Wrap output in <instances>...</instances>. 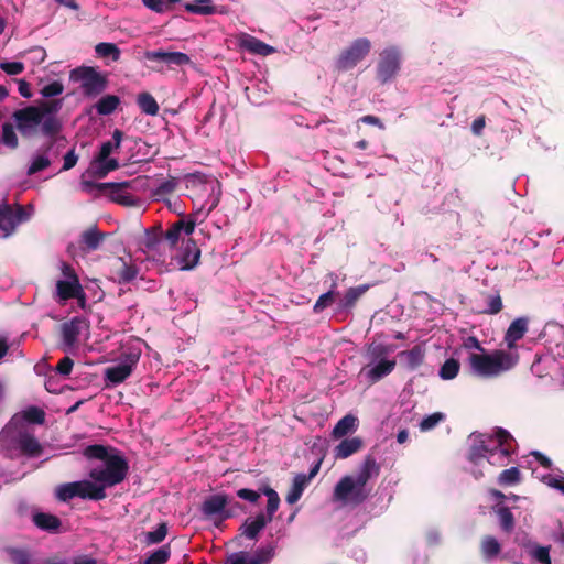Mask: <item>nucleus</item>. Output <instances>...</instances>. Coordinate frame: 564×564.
<instances>
[{"label": "nucleus", "mask_w": 564, "mask_h": 564, "mask_svg": "<svg viewBox=\"0 0 564 564\" xmlns=\"http://www.w3.org/2000/svg\"><path fill=\"white\" fill-rule=\"evenodd\" d=\"M74 482L77 491V497L79 498L101 500L106 497L104 488L100 487L97 482H91L89 480H79Z\"/></svg>", "instance_id": "nucleus-27"}, {"label": "nucleus", "mask_w": 564, "mask_h": 564, "mask_svg": "<svg viewBox=\"0 0 564 564\" xmlns=\"http://www.w3.org/2000/svg\"><path fill=\"white\" fill-rule=\"evenodd\" d=\"M44 422V412L30 408L22 414H15L0 432V454L8 457H39L42 446L35 438L31 423Z\"/></svg>", "instance_id": "nucleus-1"}, {"label": "nucleus", "mask_w": 564, "mask_h": 564, "mask_svg": "<svg viewBox=\"0 0 564 564\" xmlns=\"http://www.w3.org/2000/svg\"><path fill=\"white\" fill-rule=\"evenodd\" d=\"M129 182L109 183L106 193L109 195L111 200L122 206H138L140 200L129 192Z\"/></svg>", "instance_id": "nucleus-20"}, {"label": "nucleus", "mask_w": 564, "mask_h": 564, "mask_svg": "<svg viewBox=\"0 0 564 564\" xmlns=\"http://www.w3.org/2000/svg\"><path fill=\"white\" fill-rule=\"evenodd\" d=\"M445 420V414L442 412H434L423 417L419 424L422 432L433 430L436 425Z\"/></svg>", "instance_id": "nucleus-50"}, {"label": "nucleus", "mask_w": 564, "mask_h": 564, "mask_svg": "<svg viewBox=\"0 0 564 564\" xmlns=\"http://www.w3.org/2000/svg\"><path fill=\"white\" fill-rule=\"evenodd\" d=\"M517 357L505 352L494 355L471 354L469 365L473 373L479 377H496L510 370L517 364Z\"/></svg>", "instance_id": "nucleus-7"}, {"label": "nucleus", "mask_w": 564, "mask_h": 564, "mask_svg": "<svg viewBox=\"0 0 564 564\" xmlns=\"http://www.w3.org/2000/svg\"><path fill=\"white\" fill-rule=\"evenodd\" d=\"M96 54L100 57H111L112 61L120 58V50L113 43H99L95 47Z\"/></svg>", "instance_id": "nucleus-46"}, {"label": "nucleus", "mask_w": 564, "mask_h": 564, "mask_svg": "<svg viewBox=\"0 0 564 564\" xmlns=\"http://www.w3.org/2000/svg\"><path fill=\"white\" fill-rule=\"evenodd\" d=\"M362 447V440L358 436L346 437L334 448L336 459H345L359 452Z\"/></svg>", "instance_id": "nucleus-28"}, {"label": "nucleus", "mask_w": 564, "mask_h": 564, "mask_svg": "<svg viewBox=\"0 0 564 564\" xmlns=\"http://www.w3.org/2000/svg\"><path fill=\"white\" fill-rule=\"evenodd\" d=\"M397 349L393 344L372 341L367 346L365 358L367 365L360 370L371 383L378 382L390 375L395 368V360L389 356Z\"/></svg>", "instance_id": "nucleus-6"}, {"label": "nucleus", "mask_w": 564, "mask_h": 564, "mask_svg": "<svg viewBox=\"0 0 564 564\" xmlns=\"http://www.w3.org/2000/svg\"><path fill=\"white\" fill-rule=\"evenodd\" d=\"M227 564H249L248 553H246V552L234 553L228 558Z\"/></svg>", "instance_id": "nucleus-64"}, {"label": "nucleus", "mask_w": 564, "mask_h": 564, "mask_svg": "<svg viewBox=\"0 0 564 564\" xmlns=\"http://www.w3.org/2000/svg\"><path fill=\"white\" fill-rule=\"evenodd\" d=\"M380 471V467L373 457H367L360 465L356 475H351L352 479L364 487H369L368 481L377 478Z\"/></svg>", "instance_id": "nucleus-23"}, {"label": "nucleus", "mask_w": 564, "mask_h": 564, "mask_svg": "<svg viewBox=\"0 0 564 564\" xmlns=\"http://www.w3.org/2000/svg\"><path fill=\"white\" fill-rule=\"evenodd\" d=\"M119 104L120 99L118 96L106 95L95 104V109L100 116H109L118 108Z\"/></svg>", "instance_id": "nucleus-38"}, {"label": "nucleus", "mask_w": 564, "mask_h": 564, "mask_svg": "<svg viewBox=\"0 0 564 564\" xmlns=\"http://www.w3.org/2000/svg\"><path fill=\"white\" fill-rule=\"evenodd\" d=\"M0 68L8 75H19L24 70V65L21 62H2Z\"/></svg>", "instance_id": "nucleus-59"}, {"label": "nucleus", "mask_w": 564, "mask_h": 564, "mask_svg": "<svg viewBox=\"0 0 564 564\" xmlns=\"http://www.w3.org/2000/svg\"><path fill=\"white\" fill-rule=\"evenodd\" d=\"M171 555L169 545H163L152 552L143 562V564H164Z\"/></svg>", "instance_id": "nucleus-48"}, {"label": "nucleus", "mask_w": 564, "mask_h": 564, "mask_svg": "<svg viewBox=\"0 0 564 564\" xmlns=\"http://www.w3.org/2000/svg\"><path fill=\"white\" fill-rule=\"evenodd\" d=\"M275 555V545L268 544L265 546H261L256 550V552L250 555L248 554L249 564H263L270 562Z\"/></svg>", "instance_id": "nucleus-40"}, {"label": "nucleus", "mask_w": 564, "mask_h": 564, "mask_svg": "<svg viewBox=\"0 0 564 564\" xmlns=\"http://www.w3.org/2000/svg\"><path fill=\"white\" fill-rule=\"evenodd\" d=\"M528 330V319L525 317L516 318L507 329L505 340L509 348L521 339Z\"/></svg>", "instance_id": "nucleus-29"}, {"label": "nucleus", "mask_w": 564, "mask_h": 564, "mask_svg": "<svg viewBox=\"0 0 564 564\" xmlns=\"http://www.w3.org/2000/svg\"><path fill=\"white\" fill-rule=\"evenodd\" d=\"M64 91V85L59 80H53L42 86L40 93L44 98L59 96Z\"/></svg>", "instance_id": "nucleus-55"}, {"label": "nucleus", "mask_w": 564, "mask_h": 564, "mask_svg": "<svg viewBox=\"0 0 564 564\" xmlns=\"http://www.w3.org/2000/svg\"><path fill=\"white\" fill-rule=\"evenodd\" d=\"M239 45L242 50L260 56H268L275 52L273 46L262 42L256 36L246 33L239 37Z\"/></svg>", "instance_id": "nucleus-22"}, {"label": "nucleus", "mask_w": 564, "mask_h": 564, "mask_svg": "<svg viewBox=\"0 0 564 564\" xmlns=\"http://www.w3.org/2000/svg\"><path fill=\"white\" fill-rule=\"evenodd\" d=\"M336 294L337 292L333 290H328L327 292L323 293L315 302L313 311L315 313H321L322 311H324L334 302V297Z\"/></svg>", "instance_id": "nucleus-56"}, {"label": "nucleus", "mask_w": 564, "mask_h": 564, "mask_svg": "<svg viewBox=\"0 0 564 564\" xmlns=\"http://www.w3.org/2000/svg\"><path fill=\"white\" fill-rule=\"evenodd\" d=\"M145 343L140 338H130L121 346L119 357L113 365L105 369V380L110 386H117L128 379L135 369Z\"/></svg>", "instance_id": "nucleus-5"}, {"label": "nucleus", "mask_w": 564, "mask_h": 564, "mask_svg": "<svg viewBox=\"0 0 564 564\" xmlns=\"http://www.w3.org/2000/svg\"><path fill=\"white\" fill-rule=\"evenodd\" d=\"M264 495L268 497L267 513H264V517H269L271 522L279 508L280 498L278 492L272 488H265Z\"/></svg>", "instance_id": "nucleus-49"}, {"label": "nucleus", "mask_w": 564, "mask_h": 564, "mask_svg": "<svg viewBox=\"0 0 564 564\" xmlns=\"http://www.w3.org/2000/svg\"><path fill=\"white\" fill-rule=\"evenodd\" d=\"M137 104L141 111L149 116L158 115L160 109L156 100L149 93H141L137 98Z\"/></svg>", "instance_id": "nucleus-42"}, {"label": "nucleus", "mask_w": 564, "mask_h": 564, "mask_svg": "<svg viewBox=\"0 0 564 564\" xmlns=\"http://www.w3.org/2000/svg\"><path fill=\"white\" fill-rule=\"evenodd\" d=\"M218 196L219 192L215 197H213L207 209L200 208L196 210L187 221L180 220L173 224L172 227L164 234L163 241H166L170 247H175L183 235L189 238V236L194 232L196 223L204 221L210 212L218 205Z\"/></svg>", "instance_id": "nucleus-9"}, {"label": "nucleus", "mask_w": 564, "mask_h": 564, "mask_svg": "<svg viewBox=\"0 0 564 564\" xmlns=\"http://www.w3.org/2000/svg\"><path fill=\"white\" fill-rule=\"evenodd\" d=\"M78 161V155L75 153V150L72 149L64 155V164L62 171H68L73 169Z\"/></svg>", "instance_id": "nucleus-63"}, {"label": "nucleus", "mask_w": 564, "mask_h": 564, "mask_svg": "<svg viewBox=\"0 0 564 564\" xmlns=\"http://www.w3.org/2000/svg\"><path fill=\"white\" fill-rule=\"evenodd\" d=\"M64 279L56 283V296L58 302H65L69 299H77L80 305H85V294L79 280L73 268L66 263L61 267Z\"/></svg>", "instance_id": "nucleus-14"}, {"label": "nucleus", "mask_w": 564, "mask_h": 564, "mask_svg": "<svg viewBox=\"0 0 564 564\" xmlns=\"http://www.w3.org/2000/svg\"><path fill=\"white\" fill-rule=\"evenodd\" d=\"M2 142L10 149H15L18 147L17 133L13 126L9 122L3 123L2 126Z\"/></svg>", "instance_id": "nucleus-53"}, {"label": "nucleus", "mask_w": 564, "mask_h": 564, "mask_svg": "<svg viewBox=\"0 0 564 564\" xmlns=\"http://www.w3.org/2000/svg\"><path fill=\"white\" fill-rule=\"evenodd\" d=\"M69 79L78 83L82 94L94 99L107 89V75L90 66H79L70 70Z\"/></svg>", "instance_id": "nucleus-8"}, {"label": "nucleus", "mask_w": 564, "mask_h": 564, "mask_svg": "<svg viewBox=\"0 0 564 564\" xmlns=\"http://www.w3.org/2000/svg\"><path fill=\"white\" fill-rule=\"evenodd\" d=\"M502 308V300L499 294H494L488 297L487 307L484 310L488 314H497Z\"/></svg>", "instance_id": "nucleus-58"}, {"label": "nucleus", "mask_w": 564, "mask_h": 564, "mask_svg": "<svg viewBox=\"0 0 564 564\" xmlns=\"http://www.w3.org/2000/svg\"><path fill=\"white\" fill-rule=\"evenodd\" d=\"M321 464L322 460H318L311 467L307 474L300 473L294 476L290 490L285 497V501L289 505H294L301 499L304 490L308 487L312 479L318 474Z\"/></svg>", "instance_id": "nucleus-16"}, {"label": "nucleus", "mask_w": 564, "mask_h": 564, "mask_svg": "<svg viewBox=\"0 0 564 564\" xmlns=\"http://www.w3.org/2000/svg\"><path fill=\"white\" fill-rule=\"evenodd\" d=\"M398 356L408 369L415 370L423 364L425 350L416 345L410 350L399 352Z\"/></svg>", "instance_id": "nucleus-32"}, {"label": "nucleus", "mask_w": 564, "mask_h": 564, "mask_svg": "<svg viewBox=\"0 0 564 564\" xmlns=\"http://www.w3.org/2000/svg\"><path fill=\"white\" fill-rule=\"evenodd\" d=\"M369 285L362 284L349 288L343 297L338 301L336 311L338 313H348L356 305L357 301L368 291Z\"/></svg>", "instance_id": "nucleus-25"}, {"label": "nucleus", "mask_w": 564, "mask_h": 564, "mask_svg": "<svg viewBox=\"0 0 564 564\" xmlns=\"http://www.w3.org/2000/svg\"><path fill=\"white\" fill-rule=\"evenodd\" d=\"M402 51L395 45L384 47L379 54L377 78L381 84L392 82L401 69Z\"/></svg>", "instance_id": "nucleus-13"}, {"label": "nucleus", "mask_w": 564, "mask_h": 564, "mask_svg": "<svg viewBox=\"0 0 564 564\" xmlns=\"http://www.w3.org/2000/svg\"><path fill=\"white\" fill-rule=\"evenodd\" d=\"M122 139L123 133L119 129H116L112 132V139L101 143L100 150L96 156H99V160L110 158L112 152L120 149Z\"/></svg>", "instance_id": "nucleus-36"}, {"label": "nucleus", "mask_w": 564, "mask_h": 564, "mask_svg": "<svg viewBox=\"0 0 564 564\" xmlns=\"http://www.w3.org/2000/svg\"><path fill=\"white\" fill-rule=\"evenodd\" d=\"M164 243L163 236L156 231H145L144 238L141 241V249L148 253L149 257H154L156 253L161 254V247Z\"/></svg>", "instance_id": "nucleus-30"}, {"label": "nucleus", "mask_w": 564, "mask_h": 564, "mask_svg": "<svg viewBox=\"0 0 564 564\" xmlns=\"http://www.w3.org/2000/svg\"><path fill=\"white\" fill-rule=\"evenodd\" d=\"M167 534V527L165 523H161L156 527L155 530L150 531L145 534V543L147 544H158L162 542Z\"/></svg>", "instance_id": "nucleus-52"}, {"label": "nucleus", "mask_w": 564, "mask_h": 564, "mask_svg": "<svg viewBox=\"0 0 564 564\" xmlns=\"http://www.w3.org/2000/svg\"><path fill=\"white\" fill-rule=\"evenodd\" d=\"M11 558L14 564H31L29 553L22 550H12Z\"/></svg>", "instance_id": "nucleus-62"}, {"label": "nucleus", "mask_w": 564, "mask_h": 564, "mask_svg": "<svg viewBox=\"0 0 564 564\" xmlns=\"http://www.w3.org/2000/svg\"><path fill=\"white\" fill-rule=\"evenodd\" d=\"M480 553L486 562H492L500 556L501 544L495 536L486 535L480 543Z\"/></svg>", "instance_id": "nucleus-31"}, {"label": "nucleus", "mask_w": 564, "mask_h": 564, "mask_svg": "<svg viewBox=\"0 0 564 564\" xmlns=\"http://www.w3.org/2000/svg\"><path fill=\"white\" fill-rule=\"evenodd\" d=\"M458 371L459 362L454 358H449L442 365L438 373L443 380H452L458 375Z\"/></svg>", "instance_id": "nucleus-47"}, {"label": "nucleus", "mask_w": 564, "mask_h": 564, "mask_svg": "<svg viewBox=\"0 0 564 564\" xmlns=\"http://www.w3.org/2000/svg\"><path fill=\"white\" fill-rule=\"evenodd\" d=\"M33 522L37 528L46 531H55L61 525V521L57 517L44 512L35 513L33 516Z\"/></svg>", "instance_id": "nucleus-39"}, {"label": "nucleus", "mask_w": 564, "mask_h": 564, "mask_svg": "<svg viewBox=\"0 0 564 564\" xmlns=\"http://www.w3.org/2000/svg\"><path fill=\"white\" fill-rule=\"evenodd\" d=\"M229 503L228 497L224 494H215L208 496L202 503L200 510L203 516L213 520L215 523L221 522L230 518V512L227 510Z\"/></svg>", "instance_id": "nucleus-15"}, {"label": "nucleus", "mask_w": 564, "mask_h": 564, "mask_svg": "<svg viewBox=\"0 0 564 564\" xmlns=\"http://www.w3.org/2000/svg\"><path fill=\"white\" fill-rule=\"evenodd\" d=\"M542 481L549 487L564 495V474H547L542 476Z\"/></svg>", "instance_id": "nucleus-51"}, {"label": "nucleus", "mask_w": 564, "mask_h": 564, "mask_svg": "<svg viewBox=\"0 0 564 564\" xmlns=\"http://www.w3.org/2000/svg\"><path fill=\"white\" fill-rule=\"evenodd\" d=\"M119 167V161L115 158H106L99 160V156H95L87 170V173L97 178L106 177L110 172L116 171Z\"/></svg>", "instance_id": "nucleus-24"}, {"label": "nucleus", "mask_w": 564, "mask_h": 564, "mask_svg": "<svg viewBox=\"0 0 564 564\" xmlns=\"http://www.w3.org/2000/svg\"><path fill=\"white\" fill-rule=\"evenodd\" d=\"M108 185L109 183H95L88 180H83L80 182L82 189L88 194H95L96 192L106 193Z\"/></svg>", "instance_id": "nucleus-57"}, {"label": "nucleus", "mask_w": 564, "mask_h": 564, "mask_svg": "<svg viewBox=\"0 0 564 564\" xmlns=\"http://www.w3.org/2000/svg\"><path fill=\"white\" fill-rule=\"evenodd\" d=\"M185 9L187 12L203 15L214 14L217 12L212 0H194L193 2H187L185 4Z\"/></svg>", "instance_id": "nucleus-41"}, {"label": "nucleus", "mask_w": 564, "mask_h": 564, "mask_svg": "<svg viewBox=\"0 0 564 564\" xmlns=\"http://www.w3.org/2000/svg\"><path fill=\"white\" fill-rule=\"evenodd\" d=\"M74 361L69 357H64L56 366V371L62 376H68L72 372Z\"/></svg>", "instance_id": "nucleus-60"}, {"label": "nucleus", "mask_w": 564, "mask_h": 564, "mask_svg": "<svg viewBox=\"0 0 564 564\" xmlns=\"http://www.w3.org/2000/svg\"><path fill=\"white\" fill-rule=\"evenodd\" d=\"M520 470L517 467L505 469L498 476V484L503 487L514 486L520 482Z\"/></svg>", "instance_id": "nucleus-45"}, {"label": "nucleus", "mask_w": 564, "mask_h": 564, "mask_svg": "<svg viewBox=\"0 0 564 564\" xmlns=\"http://www.w3.org/2000/svg\"><path fill=\"white\" fill-rule=\"evenodd\" d=\"M62 108V100L44 102L40 107L30 106L13 113L17 128L23 135H32L39 129L48 138H53L61 130V122L55 113Z\"/></svg>", "instance_id": "nucleus-4"}, {"label": "nucleus", "mask_w": 564, "mask_h": 564, "mask_svg": "<svg viewBox=\"0 0 564 564\" xmlns=\"http://www.w3.org/2000/svg\"><path fill=\"white\" fill-rule=\"evenodd\" d=\"M142 3L150 10L162 13L167 11L165 0H142Z\"/></svg>", "instance_id": "nucleus-61"}, {"label": "nucleus", "mask_w": 564, "mask_h": 564, "mask_svg": "<svg viewBox=\"0 0 564 564\" xmlns=\"http://www.w3.org/2000/svg\"><path fill=\"white\" fill-rule=\"evenodd\" d=\"M113 279L119 283H128L137 276V270L128 265L122 259H117L113 263Z\"/></svg>", "instance_id": "nucleus-34"}, {"label": "nucleus", "mask_w": 564, "mask_h": 564, "mask_svg": "<svg viewBox=\"0 0 564 564\" xmlns=\"http://www.w3.org/2000/svg\"><path fill=\"white\" fill-rule=\"evenodd\" d=\"M34 214V207L28 205L26 207L18 205L15 208L8 204H0V230L2 236L8 238L12 236L17 228L28 220Z\"/></svg>", "instance_id": "nucleus-12"}, {"label": "nucleus", "mask_w": 564, "mask_h": 564, "mask_svg": "<svg viewBox=\"0 0 564 564\" xmlns=\"http://www.w3.org/2000/svg\"><path fill=\"white\" fill-rule=\"evenodd\" d=\"M357 417L351 414H347L334 426L332 435L335 438H341L354 433L357 430Z\"/></svg>", "instance_id": "nucleus-35"}, {"label": "nucleus", "mask_w": 564, "mask_h": 564, "mask_svg": "<svg viewBox=\"0 0 564 564\" xmlns=\"http://www.w3.org/2000/svg\"><path fill=\"white\" fill-rule=\"evenodd\" d=\"M528 553L538 564H551L550 546L530 544L528 546Z\"/></svg>", "instance_id": "nucleus-44"}, {"label": "nucleus", "mask_w": 564, "mask_h": 564, "mask_svg": "<svg viewBox=\"0 0 564 564\" xmlns=\"http://www.w3.org/2000/svg\"><path fill=\"white\" fill-rule=\"evenodd\" d=\"M104 240V234L93 227L85 230L80 236L82 245L89 251L97 250Z\"/></svg>", "instance_id": "nucleus-37"}, {"label": "nucleus", "mask_w": 564, "mask_h": 564, "mask_svg": "<svg viewBox=\"0 0 564 564\" xmlns=\"http://www.w3.org/2000/svg\"><path fill=\"white\" fill-rule=\"evenodd\" d=\"M83 454L88 459H99L101 462L100 465L90 469L89 477L104 489L124 480L129 466L117 451L96 444L87 446Z\"/></svg>", "instance_id": "nucleus-3"}, {"label": "nucleus", "mask_w": 564, "mask_h": 564, "mask_svg": "<svg viewBox=\"0 0 564 564\" xmlns=\"http://www.w3.org/2000/svg\"><path fill=\"white\" fill-rule=\"evenodd\" d=\"M372 43L367 37L354 40L344 48L335 61V66L340 72H347L356 67L370 53Z\"/></svg>", "instance_id": "nucleus-11"}, {"label": "nucleus", "mask_w": 564, "mask_h": 564, "mask_svg": "<svg viewBox=\"0 0 564 564\" xmlns=\"http://www.w3.org/2000/svg\"><path fill=\"white\" fill-rule=\"evenodd\" d=\"M494 513L498 518V523L503 532L510 533L514 528V518L510 509L501 503L492 507Z\"/></svg>", "instance_id": "nucleus-33"}, {"label": "nucleus", "mask_w": 564, "mask_h": 564, "mask_svg": "<svg viewBox=\"0 0 564 564\" xmlns=\"http://www.w3.org/2000/svg\"><path fill=\"white\" fill-rule=\"evenodd\" d=\"M87 328L88 324L86 319L78 316L64 323L61 327L63 349L65 351L73 350L78 343L80 334Z\"/></svg>", "instance_id": "nucleus-17"}, {"label": "nucleus", "mask_w": 564, "mask_h": 564, "mask_svg": "<svg viewBox=\"0 0 564 564\" xmlns=\"http://www.w3.org/2000/svg\"><path fill=\"white\" fill-rule=\"evenodd\" d=\"M371 487H364L352 479V476L343 477L335 486L333 498L343 506H358L370 495Z\"/></svg>", "instance_id": "nucleus-10"}, {"label": "nucleus", "mask_w": 564, "mask_h": 564, "mask_svg": "<svg viewBox=\"0 0 564 564\" xmlns=\"http://www.w3.org/2000/svg\"><path fill=\"white\" fill-rule=\"evenodd\" d=\"M56 497L61 501H68L75 497H77V491L75 487V482H66L63 485H59L56 488Z\"/></svg>", "instance_id": "nucleus-54"}, {"label": "nucleus", "mask_w": 564, "mask_h": 564, "mask_svg": "<svg viewBox=\"0 0 564 564\" xmlns=\"http://www.w3.org/2000/svg\"><path fill=\"white\" fill-rule=\"evenodd\" d=\"M178 184L176 177H169L160 182L155 188L152 189L153 197L159 200L163 199L166 195L173 193Z\"/></svg>", "instance_id": "nucleus-43"}, {"label": "nucleus", "mask_w": 564, "mask_h": 564, "mask_svg": "<svg viewBox=\"0 0 564 564\" xmlns=\"http://www.w3.org/2000/svg\"><path fill=\"white\" fill-rule=\"evenodd\" d=\"M270 523V518L264 517V513H259L254 518H248L240 530L242 535L249 540H257L259 533Z\"/></svg>", "instance_id": "nucleus-26"}, {"label": "nucleus", "mask_w": 564, "mask_h": 564, "mask_svg": "<svg viewBox=\"0 0 564 564\" xmlns=\"http://www.w3.org/2000/svg\"><path fill=\"white\" fill-rule=\"evenodd\" d=\"M53 156H56V154L53 153V143H48L40 148L32 154L26 174L34 175L41 171H44L51 165Z\"/></svg>", "instance_id": "nucleus-19"}, {"label": "nucleus", "mask_w": 564, "mask_h": 564, "mask_svg": "<svg viewBox=\"0 0 564 564\" xmlns=\"http://www.w3.org/2000/svg\"><path fill=\"white\" fill-rule=\"evenodd\" d=\"M200 258V250L196 242L191 239H182V246L175 254L176 263L181 270H191L195 268Z\"/></svg>", "instance_id": "nucleus-18"}, {"label": "nucleus", "mask_w": 564, "mask_h": 564, "mask_svg": "<svg viewBox=\"0 0 564 564\" xmlns=\"http://www.w3.org/2000/svg\"><path fill=\"white\" fill-rule=\"evenodd\" d=\"M470 440L469 460L475 465L486 459L489 465L502 467L510 463L516 453V440L501 427L496 429L494 434H471Z\"/></svg>", "instance_id": "nucleus-2"}, {"label": "nucleus", "mask_w": 564, "mask_h": 564, "mask_svg": "<svg viewBox=\"0 0 564 564\" xmlns=\"http://www.w3.org/2000/svg\"><path fill=\"white\" fill-rule=\"evenodd\" d=\"M148 61H158L166 64L170 67L183 66L191 63V58L183 52H167L163 50L148 51L144 53Z\"/></svg>", "instance_id": "nucleus-21"}]
</instances>
